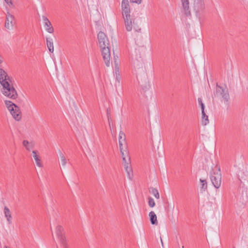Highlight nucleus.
<instances>
[{
    "label": "nucleus",
    "instance_id": "nucleus-11",
    "mask_svg": "<svg viewBox=\"0 0 248 248\" xmlns=\"http://www.w3.org/2000/svg\"><path fill=\"white\" fill-rule=\"evenodd\" d=\"M183 9L185 14L186 16L190 15V12L189 8V1L188 0H181Z\"/></svg>",
    "mask_w": 248,
    "mask_h": 248
},
{
    "label": "nucleus",
    "instance_id": "nucleus-31",
    "mask_svg": "<svg viewBox=\"0 0 248 248\" xmlns=\"http://www.w3.org/2000/svg\"><path fill=\"white\" fill-rule=\"evenodd\" d=\"M26 149L28 150V151H30L31 149V147L30 146L28 145L26 148Z\"/></svg>",
    "mask_w": 248,
    "mask_h": 248
},
{
    "label": "nucleus",
    "instance_id": "nucleus-9",
    "mask_svg": "<svg viewBox=\"0 0 248 248\" xmlns=\"http://www.w3.org/2000/svg\"><path fill=\"white\" fill-rule=\"evenodd\" d=\"M42 18L46 30L50 33H53L54 32V29L50 21L45 16H42Z\"/></svg>",
    "mask_w": 248,
    "mask_h": 248
},
{
    "label": "nucleus",
    "instance_id": "nucleus-32",
    "mask_svg": "<svg viewBox=\"0 0 248 248\" xmlns=\"http://www.w3.org/2000/svg\"><path fill=\"white\" fill-rule=\"evenodd\" d=\"M134 29H135V30H136V31H140V30H141V29H140V28H139L138 27L137 28H134Z\"/></svg>",
    "mask_w": 248,
    "mask_h": 248
},
{
    "label": "nucleus",
    "instance_id": "nucleus-34",
    "mask_svg": "<svg viewBox=\"0 0 248 248\" xmlns=\"http://www.w3.org/2000/svg\"><path fill=\"white\" fill-rule=\"evenodd\" d=\"M6 248H7V247H6Z\"/></svg>",
    "mask_w": 248,
    "mask_h": 248
},
{
    "label": "nucleus",
    "instance_id": "nucleus-26",
    "mask_svg": "<svg viewBox=\"0 0 248 248\" xmlns=\"http://www.w3.org/2000/svg\"><path fill=\"white\" fill-rule=\"evenodd\" d=\"M9 6L14 7L13 3L12 0H4Z\"/></svg>",
    "mask_w": 248,
    "mask_h": 248
},
{
    "label": "nucleus",
    "instance_id": "nucleus-28",
    "mask_svg": "<svg viewBox=\"0 0 248 248\" xmlns=\"http://www.w3.org/2000/svg\"><path fill=\"white\" fill-rule=\"evenodd\" d=\"M29 144V142L28 140H24L23 141V145L26 148Z\"/></svg>",
    "mask_w": 248,
    "mask_h": 248
},
{
    "label": "nucleus",
    "instance_id": "nucleus-17",
    "mask_svg": "<svg viewBox=\"0 0 248 248\" xmlns=\"http://www.w3.org/2000/svg\"><path fill=\"white\" fill-rule=\"evenodd\" d=\"M201 182V191L202 192L205 191L207 190V183L205 179H200Z\"/></svg>",
    "mask_w": 248,
    "mask_h": 248
},
{
    "label": "nucleus",
    "instance_id": "nucleus-25",
    "mask_svg": "<svg viewBox=\"0 0 248 248\" xmlns=\"http://www.w3.org/2000/svg\"><path fill=\"white\" fill-rule=\"evenodd\" d=\"M198 102L201 107L202 111L204 110L205 106L204 104L202 102V99L201 98L198 99Z\"/></svg>",
    "mask_w": 248,
    "mask_h": 248
},
{
    "label": "nucleus",
    "instance_id": "nucleus-24",
    "mask_svg": "<svg viewBox=\"0 0 248 248\" xmlns=\"http://www.w3.org/2000/svg\"><path fill=\"white\" fill-rule=\"evenodd\" d=\"M119 140L125 141V134L122 131L120 132Z\"/></svg>",
    "mask_w": 248,
    "mask_h": 248
},
{
    "label": "nucleus",
    "instance_id": "nucleus-16",
    "mask_svg": "<svg viewBox=\"0 0 248 248\" xmlns=\"http://www.w3.org/2000/svg\"><path fill=\"white\" fill-rule=\"evenodd\" d=\"M4 212L5 216L7 218V221H8L9 224L11 223L12 217H11L10 210L9 209V208L5 206L4 207Z\"/></svg>",
    "mask_w": 248,
    "mask_h": 248
},
{
    "label": "nucleus",
    "instance_id": "nucleus-18",
    "mask_svg": "<svg viewBox=\"0 0 248 248\" xmlns=\"http://www.w3.org/2000/svg\"><path fill=\"white\" fill-rule=\"evenodd\" d=\"M202 125H206L209 123L208 117L205 113L204 110L202 111Z\"/></svg>",
    "mask_w": 248,
    "mask_h": 248
},
{
    "label": "nucleus",
    "instance_id": "nucleus-2",
    "mask_svg": "<svg viewBox=\"0 0 248 248\" xmlns=\"http://www.w3.org/2000/svg\"><path fill=\"white\" fill-rule=\"evenodd\" d=\"M97 38L103 60L106 65L108 67L110 65V58L109 41L106 35L102 31L99 32Z\"/></svg>",
    "mask_w": 248,
    "mask_h": 248
},
{
    "label": "nucleus",
    "instance_id": "nucleus-30",
    "mask_svg": "<svg viewBox=\"0 0 248 248\" xmlns=\"http://www.w3.org/2000/svg\"><path fill=\"white\" fill-rule=\"evenodd\" d=\"M110 115V112L109 111L108 109H107V116H108V119L109 120V116Z\"/></svg>",
    "mask_w": 248,
    "mask_h": 248
},
{
    "label": "nucleus",
    "instance_id": "nucleus-27",
    "mask_svg": "<svg viewBox=\"0 0 248 248\" xmlns=\"http://www.w3.org/2000/svg\"><path fill=\"white\" fill-rule=\"evenodd\" d=\"M130 1L131 3H136L139 4L141 3L142 0H130Z\"/></svg>",
    "mask_w": 248,
    "mask_h": 248
},
{
    "label": "nucleus",
    "instance_id": "nucleus-5",
    "mask_svg": "<svg viewBox=\"0 0 248 248\" xmlns=\"http://www.w3.org/2000/svg\"><path fill=\"white\" fill-rule=\"evenodd\" d=\"M5 104L14 118L17 121H19L21 117V112L19 107L11 101L8 100L5 101Z\"/></svg>",
    "mask_w": 248,
    "mask_h": 248
},
{
    "label": "nucleus",
    "instance_id": "nucleus-15",
    "mask_svg": "<svg viewBox=\"0 0 248 248\" xmlns=\"http://www.w3.org/2000/svg\"><path fill=\"white\" fill-rule=\"evenodd\" d=\"M32 154L33 157L35 160L37 166H38L39 167H42V164L41 163V160L39 158V156L37 155V151H33Z\"/></svg>",
    "mask_w": 248,
    "mask_h": 248
},
{
    "label": "nucleus",
    "instance_id": "nucleus-13",
    "mask_svg": "<svg viewBox=\"0 0 248 248\" xmlns=\"http://www.w3.org/2000/svg\"><path fill=\"white\" fill-rule=\"evenodd\" d=\"M46 45L49 51L51 53H53L54 51V46L52 39L50 38H46Z\"/></svg>",
    "mask_w": 248,
    "mask_h": 248
},
{
    "label": "nucleus",
    "instance_id": "nucleus-21",
    "mask_svg": "<svg viewBox=\"0 0 248 248\" xmlns=\"http://www.w3.org/2000/svg\"><path fill=\"white\" fill-rule=\"evenodd\" d=\"M60 156L61 158V162L62 165L63 166H64L66 164V159L65 156L63 155V154L62 153H60Z\"/></svg>",
    "mask_w": 248,
    "mask_h": 248
},
{
    "label": "nucleus",
    "instance_id": "nucleus-33",
    "mask_svg": "<svg viewBox=\"0 0 248 248\" xmlns=\"http://www.w3.org/2000/svg\"><path fill=\"white\" fill-rule=\"evenodd\" d=\"M160 239H161V242L162 246L163 247V243L162 240L161 239V237H160Z\"/></svg>",
    "mask_w": 248,
    "mask_h": 248
},
{
    "label": "nucleus",
    "instance_id": "nucleus-14",
    "mask_svg": "<svg viewBox=\"0 0 248 248\" xmlns=\"http://www.w3.org/2000/svg\"><path fill=\"white\" fill-rule=\"evenodd\" d=\"M127 159L128 162H126V163H124V168L125 169V170L126 171L129 177H130V173L132 172V168L129 165V162H130V157L127 155Z\"/></svg>",
    "mask_w": 248,
    "mask_h": 248
},
{
    "label": "nucleus",
    "instance_id": "nucleus-4",
    "mask_svg": "<svg viewBox=\"0 0 248 248\" xmlns=\"http://www.w3.org/2000/svg\"><path fill=\"white\" fill-rule=\"evenodd\" d=\"M215 97L219 98L225 102H228L230 98V95L227 88L225 86L222 87L218 85H216V91L214 93Z\"/></svg>",
    "mask_w": 248,
    "mask_h": 248
},
{
    "label": "nucleus",
    "instance_id": "nucleus-10",
    "mask_svg": "<svg viewBox=\"0 0 248 248\" xmlns=\"http://www.w3.org/2000/svg\"><path fill=\"white\" fill-rule=\"evenodd\" d=\"M14 17L12 15L8 14L6 16V19L5 21V26L8 29H11L14 26Z\"/></svg>",
    "mask_w": 248,
    "mask_h": 248
},
{
    "label": "nucleus",
    "instance_id": "nucleus-19",
    "mask_svg": "<svg viewBox=\"0 0 248 248\" xmlns=\"http://www.w3.org/2000/svg\"><path fill=\"white\" fill-rule=\"evenodd\" d=\"M150 192L157 199H159V193L157 189L151 187Z\"/></svg>",
    "mask_w": 248,
    "mask_h": 248
},
{
    "label": "nucleus",
    "instance_id": "nucleus-20",
    "mask_svg": "<svg viewBox=\"0 0 248 248\" xmlns=\"http://www.w3.org/2000/svg\"><path fill=\"white\" fill-rule=\"evenodd\" d=\"M124 152H125V154H124V151H122V152H121L122 154L123 161L124 163H126V162H128L127 155L128 156V155L127 154V151H124Z\"/></svg>",
    "mask_w": 248,
    "mask_h": 248
},
{
    "label": "nucleus",
    "instance_id": "nucleus-29",
    "mask_svg": "<svg viewBox=\"0 0 248 248\" xmlns=\"http://www.w3.org/2000/svg\"><path fill=\"white\" fill-rule=\"evenodd\" d=\"M119 147H120V151H121V152H122V151H123V148H122L123 143H122V140H119Z\"/></svg>",
    "mask_w": 248,
    "mask_h": 248
},
{
    "label": "nucleus",
    "instance_id": "nucleus-8",
    "mask_svg": "<svg viewBox=\"0 0 248 248\" xmlns=\"http://www.w3.org/2000/svg\"><path fill=\"white\" fill-rule=\"evenodd\" d=\"M205 9L203 0H194V9L197 14L200 15Z\"/></svg>",
    "mask_w": 248,
    "mask_h": 248
},
{
    "label": "nucleus",
    "instance_id": "nucleus-7",
    "mask_svg": "<svg viewBox=\"0 0 248 248\" xmlns=\"http://www.w3.org/2000/svg\"><path fill=\"white\" fill-rule=\"evenodd\" d=\"M210 179L213 186L216 188H218L221 183V174L220 172V170L218 171L215 172H214L213 174H211Z\"/></svg>",
    "mask_w": 248,
    "mask_h": 248
},
{
    "label": "nucleus",
    "instance_id": "nucleus-3",
    "mask_svg": "<svg viewBox=\"0 0 248 248\" xmlns=\"http://www.w3.org/2000/svg\"><path fill=\"white\" fill-rule=\"evenodd\" d=\"M121 9L125 29L127 31H130L135 24V20L130 15L131 10L128 0H122Z\"/></svg>",
    "mask_w": 248,
    "mask_h": 248
},
{
    "label": "nucleus",
    "instance_id": "nucleus-12",
    "mask_svg": "<svg viewBox=\"0 0 248 248\" xmlns=\"http://www.w3.org/2000/svg\"><path fill=\"white\" fill-rule=\"evenodd\" d=\"M150 220L153 225H157L158 222L157 220V217L154 211H151L149 214Z\"/></svg>",
    "mask_w": 248,
    "mask_h": 248
},
{
    "label": "nucleus",
    "instance_id": "nucleus-6",
    "mask_svg": "<svg viewBox=\"0 0 248 248\" xmlns=\"http://www.w3.org/2000/svg\"><path fill=\"white\" fill-rule=\"evenodd\" d=\"M56 235L64 248H68V245L66 242V238L64 233V229L61 225H58L56 228Z\"/></svg>",
    "mask_w": 248,
    "mask_h": 248
},
{
    "label": "nucleus",
    "instance_id": "nucleus-23",
    "mask_svg": "<svg viewBox=\"0 0 248 248\" xmlns=\"http://www.w3.org/2000/svg\"><path fill=\"white\" fill-rule=\"evenodd\" d=\"M148 204H149V206L151 207H154L155 206V202L154 199L152 197H149L148 198Z\"/></svg>",
    "mask_w": 248,
    "mask_h": 248
},
{
    "label": "nucleus",
    "instance_id": "nucleus-1",
    "mask_svg": "<svg viewBox=\"0 0 248 248\" xmlns=\"http://www.w3.org/2000/svg\"><path fill=\"white\" fill-rule=\"evenodd\" d=\"M11 80L6 72L0 68V83L2 86L0 91L5 96L12 99H15L17 97V92L11 84Z\"/></svg>",
    "mask_w": 248,
    "mask_h": 248
},
{
    "label": "nucleus",
    "instance_id": "nucleus-22",
    "mask_svg": "<svg viewBox=\"0 0 248 248\" xmlns=\"http://www.w3.org/2000/svg\"><path fill=\"white\" fill-rule=\"evenodd\" d=\"M115 75H116V80L118 82V83H120V80H121V76H120L118 68H116V69H115Z\"/></svg>",
    "mask_w": 248,
    "mask_h": 248
}]
</instances>
